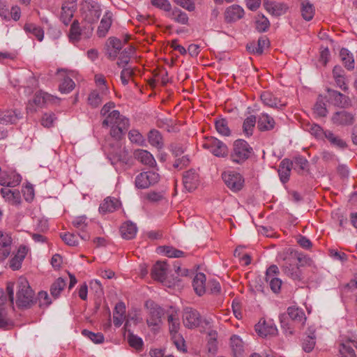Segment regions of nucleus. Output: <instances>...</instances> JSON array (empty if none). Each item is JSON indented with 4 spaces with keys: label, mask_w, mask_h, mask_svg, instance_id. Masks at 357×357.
<instances>
[{
    "label": "nucleus",
    "mask_w": 357,
    "mask_h": 357,
    "mask_svg": "<svg viewBox=\"0 0 357 357\" xmlns=\"http://www.w3.org/2000/svg\"><path fill=\"white\" fill-rule=\"evenodd\" d=\"M81 34L82 30L79 27V22L77 20H75L70 26L69 38L73 43L78 42Z\"/></svg>",
    "instance_id": "44"
},
{
    "label": "nucleus",
    "mask_w": 357,
    "mask_h": 357,
    "mask_svg": "<svg viewBox=\"0 0 357 357\" xmlns=\"http://www.w3.org/2000/svg\"><path fill=\"white\" fill-rule=\"evenodd\" d=\"M266 282L269 283L271 289L274 293H278L280 290L282 285V280L278 278H271L266 279Z\"/></svg>",
    "instance_id": "63"
},
{
    "label": "nucleus",
    "mask_w": 357,
    "mask_h": 357,
    "mask_svg": "<svg viewBox=\"0 0 357 357\" xmlns=\"http://www.w3.org/2000/svg\"><path fill=\"white\" fill-rule=\"evenodd\" d=\"M145 306L147 309V325L150 327L159 326L162 324L164 310L152 301H147Z\"/></svg>",
    "instance_id": "6"
},
{
    "label": "nucleus",
    "mask_w": 357,
    "mask_h": 357,
    "mask_svg": "<svg viewBox=\"0 0 357 357\" xmlns=\"http://www.w3.org/2000/svg\"><path fill=\"white\" fill-rule=\"evenodd\" d=\"M353 347L357 349V338L355 340H348L340 345V357H355V351Z\"/></svg>",
    "instance_id": "21"
},
{
    "label": "nucleus",
    "mask_w": 357,
    "mask_h": 357,
    "mask_svg": "<svg viewBox=\"0 0 357 357\" xmlns=\"http://www.w3.org/2000/svg\"><path fill=\"white\" fill-rule=\"evenodd\" d=\"M148 141L151 146L157 149H162L163 146L162 135L157 130L153 129L149 131L148 134Z\"/></svg>",
    "instance_id": "31"
},
{
    "label": "nucleus",
    "mask_w": 357,
    "mask_h": 357,
    "mask_svg": "<svg viewBox=\"0 0 357 357\" xmlns=\"http://www.w3.org/2000/svg\"><path fill=\"white\" fill-rule=\"evenodd\" d=\"M168 16L178 24H187L188 23L189 18L188 15L178 8L171 10Z\"/></svg>",
    "instance_id": "30"
},
{
    "label": "nucleus",
    "mask_w": 357,
    "mask_h": 357,
    "mask_svg": "<svg viewBox=\"0 0 357 357\" xmlns=\"http://www.w3.org/2000/svg\"><path fill=\"white\" fill-rule=\"evenodd\" d=\"M118 206V202L116 199L107 197L100 205L99 211L102 214L112 213L117 209Z\"/></svg>",
    "instance_id": "32"
},
{
    "label": "nucleus",
    "mask_w": 357,
    "mask_h": 357,
    "mask_svg": "<svg viewBox=\"0 0 357 357\" xmlns=\"http://www.w3.org/2000/svg\"><path fill=\"white\" fill-rule=\"evenodd\" d=\"M102 100V96L96 91H92L88 97L89 104L93 107H98Z\"/></svg>",
    "instance_id": "49"
},
{
    "label": "nucleus",
    "mask_w": 357,
    "mask_h": 357,
    "mask_svg": "<svg viewBox=\"0 0 357 357\" xmlns=\"http://www.w3.org/2000/svg\"><path fill=\"white\" fill-rule=\"evenodd\" d=\"M112 17L113 15L110 11H107L104 14L97 30V35L98 36V37L102 38L106 36L112 26Z\"/></svg>",
    "instance_id": "19"
},
{
    "label": "nucleus",
    "mask_w": 357,
    "mask_h": 357,
    "mask_svg": "<svg viewBox=\"0 0 357 357\" xmlns=\"http://www.w3.org/2000/svg\"><path fill=\"white\" fill-rule=\"evenodd\" d=\"M224 15L227 22H233L243 17L244 10L240 6L234 4L227 8Z\"/></svg>",
    "instance_id": "16"
},
{
    "label": "nucleus",
    "mask_w": 357,
    "mask_h": 357,
    "mask_svg": "<svg viewBox=\"0 0 357 357\" xmlns=\"http://www.w3.org/2000/svg\"><path fill=\"white\" fill-rule=\"evenodd\" d=\"M62 240L70 246H77L78 245V236L72 233H66L61 236Z\"/></svg>",
    "instance_id": "55"
},
{
    "label": "nucleus",
    "mask_w": 357,
    "mask_h": 357,
    "mask_svg": "<svg viewBox=\"0 0 357 357\" xmlns=\"http://www.w3.org/2000/svg\"><path fill=\"white\" fill-rule=\"evenodd\" d=\"M128 138L131 142L138 145H143L145 142L142 135L138 130L134 129L128 132Z\"/></svg>",
    "instance_id": "52"
},
{
    "label": "nucleus",
    "mask_w": 357,
    "mask_h": 357,
    "mask_svg": "<svg viewBox=\"0 0 357 357\" xmlns=\"http://www.w3.org/2000/svg\"><path fill=\"white\" fill-rule=\"evenodd\" d=\"M17 119V114L13 110H7L0 114V122L3 124L14 123Z\"/></svg>",
    "instance_id": "42"
},
{
    "label": "nucleus",
    "mask_w": 357,
    "mask_h": 357,
    "mask_svg": "<svg viewBox=\"0 0 357 357\" xmlns=\"http://www.w3.org/2000/svg\"><path fill=\"white\" fill-rule=\"evenodd\" d=\"M222 176L227 186L232 191L237 192L243 188L244 180L239 173L225 172Z\"/></svg>",
    "instance_id": "9"
},
{
    "label": "nucleus",
    "mask_w": 357,
    "mask_h": 357,
    "mask_svg": "<svg viewBox=\"0 0 357 357\" xmlns=\"http://www.w3.org/2000/svg\"><path fill=\"white\" fill-rule=\"evenodd\" d=\"M331 121L337 126L351 125L354 122V116L345 110H341L333 115Z\"/></svg>",
    "instance_id": "13"
},
{
    "label": "nucleus",
    "mask_w": 357,
    "mask_h": 357,
    "mask_svg": "<svg viewBox=\"0 0 357 357\" xmlns=\"http://www.w3.org/2000/svg\"><path fill=\"white\" fill-rule=\"evenodd\" d=\"M206 276L202 273H198L195 275L193 281L192 286L195 293L198 296H202L206 292Z\"/></svg>",
    "instance_id": "26"
},
{
    "label": "nucleus",
    "mask_w": 357,
    "mask_h": 357,
    "mask_svg": "<svg viewBox=\"0 0 357 357\" xmlns=\"http://www.w3.org/2000/svg\"><path fill=\"white\" fill-rule=\"evenodd\" d=\"M102 126L110 127V135L115 139L119 140L126 134L130 123L126 116L121 115L118 110L113 109L102 121Z\"/></svg>",
    "instance_id": "2"
},
{
    "label": "nucleus",
    "mask_w": 357,
    "mask_h": 357,
    "mask_svg": "<svg viewBox=\"0 0 357 357\" xmlns=\"http://www.w3.org/2000/svg\"><path fill=\"white\" fill-rule=\"evenodd\" d=\"M280 258L283 261L281 265L283 273L294 280H301L302 279V273L298 261L306 260L305 258L292 249L283 251L280 255Z\"/></svg>",
    "instance_id": "1"
},
{
    "label": "nucleus",
    "mask_w": 357,
    "mask_h": 357,
    "mask_svg": "<svg viewBox=\"0 0 357 357\" xmlns=\"http://www.w3.org/2000/svg\"><path fill=\"white\" fill-rule=\"evenodd\" d=\"M75 10L76 4L74 1H65L62 4L60 18L65 25H68L70 23Z\"/></svg>",
    "instance_id": "17"
},
{
    "label": "nucleus",
    "mask_w": 357,
    "mask_h": 357,
    "mask_svg": "<svg viewBox=\"0 0 357 357\" xmlns=\"http://www.w3.org/2000/svg\"><path fill=\"white\" fill-rule=\"evenodd\" d=\"M263 6L270 15L275 17L285 14L288 10L287 5L282 2L266 1L264 0Z\"/></svg>",
    "instance_id": "11"
},
{
    "label": "nucleus",
    "mask_w": 357,
    "mask_h": 357,
    "mask_svg": "<svg viewBox=\"0 0 357 357\" xmlns=\"http://www.w3.org/2000/svg\"><path fill=\"white\" fill-rule=\"evenodd\" d=\"M35 303L34 292L30 287L29 282L24 278L17 281L16 304L21 309L31 307Z\"/></svg>",
    "instance_id": "3"
},
{
    "label": "nucleus",
    "mask_w": 357,
    "mask_h": 357,
    "mask_svg": "<svg viewBox=\"0 0 357 357\" xmlns=\"http://www.w3.org/2000/svg\"><path fill=\"white\" fill-rule=\"evenodd\" d=\"M128 342L129 343V345L137 349V350H141L143 347V341L142 338L139 337L132 334L129 333L128 335Z\"/></svg>",
    "instance_id": "48"
},
{
    "label": "nucleus",
    "mask_w": 357,
    "mask_h": 357,
    "mask_svg": "<svg viewBox=\"0 0 357 357\" xmlns=\"http://www.w3.org/2000/svg\"><path fill=\"white\" fill-rule=\"evenodd\" d=\"M160 180L159 174L153 171L144 172L139 174L136 178L135 184L139 189L148 188L157 183Z\"/></svg>",
    "instance_id": "8"
},
{
    "label": "nucleus",
    "mask_w": 357,
    "mask_h": 357,
    "mask_svg": "<svg viewBox=\"0 0 357 357\" xmlns=\"http://www.w3.org/2000/svg\"><path fill=\"white\" fill-rule=\"evenodd\" d=\"M75 87V82L68 77H64L62 82L59 84V90L62 93H69Z\"/></svg>",
    "instance_id": "51"
},
{
    "label": "nucleus",
    "mask_w": 357,
    "mask_h": 357,
    "mask_svg": "<svg viewBox=\"0 0 357 357\" xmlns=\"http://www.w3.org/2000/svg\"><path fill=\"white\" fill-rule=\"evenodd\" d=\"M287 314L292 321L302 323L306 319L304 312L302 310L296 307H289L287 309Z\"/></svg>",
    "instance_id": "37"
},
{
    "label": "nucleus",
    "mask_w": 357,
    "mask_h": 357,
    "mask_svg": "<svg viewBox=\"0 0 357 357\" xmlns=\"http://www.w3.org/2000/svg\"><path fill=\"white\" fill-rule=\"evenodd\" d=\"M292 167L293 162L290 160L286 158L281 161L278 172L282 183L289 181Z\"/></svg>",
    "instance_id": "20"
},
{
    "label": "nucleus",
    "mask_w": 357,
    "mask_h": 357,
    "mask_svg": "<svg viewBox=\"0 0 357 357\" xmlns=\"http://www.w3.org/2000/svg\"><path fill=\"white\" fill-rule=\"evenodd\" d=\"M327 91L329 101H331L334 105L341 107H347L350 105V100L348 96L330 89H328Z\"/></svg>",
    "instance_id": "14"
},
{
    "label": "nucleus",
    "mask_w": 357,
    "mask_h": 357,
    "mask_svg": "<svg viewBox=\"0 0 357 357\" xmlns=\"http://www.w3.org/2000/svg\"><path fill=\"white\" fill-rule=\"evenodd\" d=\"M325 138L330 142L332 146L339 149H344L347 147V143L338 135H335L330 130H326Z\"/></svg>",
    "instance_id": "33"
},
{
    "label": "nucleus",
    "mask_w": 357,
    "mask_h": 357,
    "mask_svg": "<svg viewBox=\"0 0 357 357\" xmlns=\"http://www.w3.org/2000/svg\"><path fill=\"white\" fill-rule=\"evenodd\" d=\"M49 99V95L43 92H38L33 98V102L38 107H42Z\"/></svg>",
    "instance_id": "64"
},
{
    "label": "nucleus",
    "mask_w": 357,
    "mask_h": 357,
    "mask_svg": "<svg viewBox=\"0 0 357 357\" xmlns=\"http://www.w3.org/2000/svg\"><path fill=\"white\" fill-rule=\"evenodd\" d=\"M215 129L217 132L223 136H229L231 130L229 128L228 123L226 119H221L215 121Z\"/></svg>",
    "instance_id": "45"
},
{
    "label": "nucleus",
    "mask_w": 357,
    "mask_h": 357,
    "mask_svg": "<svg viewBox=\"0 0 357 357\" xmlns=\"http://www.w3.org/2000/svg\"><path fill=\"white\" fill-rule=\"evenodd\" d=\"M134 157L135 159L145 165L153 167L156 164V162L152 154L146 150L137 149L135 151Z\"/></svg>",
    "instance_id": "23"
},
{
    "label": "nucleus",
    "mask_w": 357,
    "mask_h": 357,
    "mask_svg": "<svg viewBox=\"0 0 357 357\" xmlns=\"http://www.w3.org/2000/svg\"><path fill=\"white\" fill-rule=\"evenodd\" d=\"M256 29L260 32H266L270 27V22L268 19L263 14H259L255 20Z\"/></svg>",
    "instance_id": "38"
},
{
    "label": "nucleus",
    "mask_w": 357,
    "mask_h": 357,
    "mask_svg": "<svg viewBox=\"0 0 357 357\" xmlns=\"http://www.w3.org/2000/svg\"><path fill=\"white\" fill-rule=\"evenodd\" d=\"M24 30L27 33H30L35 36L39 41H42L44 37V31L43 29L34 24H26Z\"/></svg>",
    "instance_id": "41"
},
{
    "label": "nucleus",
    "mask_w": 357,
    "mask_h": 357,
    "mask_svg": "<svg viewBox=\"0 0 357 357\" xmlns=\"http://www.w3.org/2000/svg\"><path fill=\"white\" fill-rule=\"evenodd\" d=\"M56 117L53 113H45L41 118V124L45 128H50L53 126V123L55 121Z\"/></svg>",
    "instance_id": "61"
},
{
    "label": "nucleus",
    "mask_w": 357,
    "mask_h": 357,
    "mask_svg": "<svg viewBox=\"0 0 357 357\" xmlns=\"http://www.w3.org/2000/svg\"><path fill=\"white\" fill-rule=\"evenodd\" d=\"M83 20L86 23L84 27L87 29L89 34H91L93 27L92 24L99 19L101 12L98 4H86L82 9Z\"/></svg>",
    "instance_id": "5"
},
{
    "label": "nucleus",
    "mask_w": 357,
    "mask_h": 357,
    "mask_svg": "<svg viewBox=\"0 0 357 357\" xmlns=\"http://www.w3.org/2000/svg\"><path fill=\"white\" fill-rule=\"evenodd\" d=\"M151 4L164 11L170 12L172 10L171 3L168 0H151Z\"/></svg>",
    "instance_id": "56"
},
{
    "label": "nucleus",
    "mask_w": 357,
    "mask_h": 357,
    "mask_svg": "<svg viewBox=\"0 0 357 357\" xmlns=\"http://www.w3.org/2000/svg\"><path fill=\"white\" fill-rule=\"evenodd\" d=\"M256 122L257 118L254 115H250L244 120L243 123V131L245 135L249 137L252 135Z\"/></svg>",
    "instance_id": "39"
},
{
    "label": "nucleus",
    "mask_w": 357,
    "mask_h": 357,
    "mask_svg": "<svg viewBox=\"0 0 357 357\" xmlns=\"http://www.w3.org/2000/svg\"><path fill=\"white\" fill-rule=\"evenodd\" d=\"M168 266L165 261H157L151 269V277L153 280L163 282L167 276Z\"/></svg>",
    "instance_id": "15"
},
{
    "label": "nucleus",
    "mask_w": 357,
    "mask_h": 357,
    "mask_svg": "<svg viewBox=\"0 0 357 357\" xmlns=\"http://www.w3.org/2000/svg\"><path fill=\"white\" fill-rule=\"evenodd\" d=\"M1 194L6 201L12 205H18L21 202V196L18 190L1 188Z\"/></svg>",
    "instance_id": "25"
},
{
    "label": "nucleus",
    "mask_w": 357,
    "mask_h": 357,
    "mask_svg": "<svg viewBox=\"0 0 357 357\" xmlns=\"http://www.w3.org/2000/svg\"><path fill=\"white\" fill-rule=\"evenodd\" d=\"M261 99L266 105L270 107L280 108L286 105L285 102H282L280 99L275 97L273 94L267 91L261 93Z\"/></svg>",
    "instance_id": "24"
},
{
    "label": "nucleus",
    "mask_w": 357,
    "mask_h": 357,
    "mask_svg": "<svg viewBox=\"0 0 357 357\" xmlns=\"http://www.w3.org/2000/svg\"><path fill=\"white\" fill-rule=\"evenodd\" d=\"M257 331H258V333L261 336L266 337L268 335H274L277 333V328L273 326H266L264 325L263 326H260V328H257Z\"/></svg>",
    "instance_id": "58"
},
{
    "label": "nucleus",
    "mask_w": 357,
    "mask_h": 357,
    "mask_svg": "<svg viewBox=\"0 0 357 357\" xmlns=\"http://www.w3.org/2000/svg\"><path fill=\"white\" fill-rule=\"evenodd\" d=\"M66 286V282L61 278H57L50 286L51 296L57 298L60 296L61 292L64 289Z\"/></svg>",
    "instance_id": "34"
},
{
    "label": "nucleus",
    "mask_w": 357,
    "mask_h": 357,
    "mask_svg": "<svg viewBox=\"0 0 357 357\" xmlns=\"http://www.w3.org/2000/svg\"><path fill=\"white\" fill-rule=\"evenodd\" d=\"M162 251L165 255L168 257H182L184 256V252L181 250H177L171 246H165L162 248Z\"/></svg>",
    "instance_id": "54"
},
{
    "label": "nucleus",
    "mask_w": 357,
    "mask_h": 357,
    "mask_svg": "<svg viewBox=\"0 0 357 357\" xmlns=\"http://www.w3.org/2000/svg\"><path fill=\"white\" fill-rule=\"evenodd\" d=\"M137 230L136 225L130 222L123 223L120 227L121 236L128 240L132 239L135 236Z\"/></svg>",
    "instance_id": "27"
},
{
    "label": "nucleus",
    "mask_w": 357,
    "mask_h": 357,
    "mask_svg": "<svg viewBox=\"0 0 357 357\" xmlns=\"http://www.w3.org/2000/svg\"><path fill=\"white\" fill-rule=\"evenodd\" d=\"M38 299L40 307H47L52 303V300L50 299L47 292L45 291H40L38 293Z\"/></svg>",
    "instance_id": "59"
},
{
    "label": "nucleus",
    "mask_w": 357,
    "mask_h": 357,
    "mask_svg": "<svg viewBox=\"0 0 357 357\" xmlns=\"http://www.w3.org/2000/svg\"><path fill=\"white\" fill-rule=\"evenodd\" d=\"M208 337H209V339L208 340V344H207L208 350V352L214 354L216 352L217 349H218L217 341H216L217 333L215 331H212L210 333H208Z\"/></svg>",
    "instance_id": "50"
},
{
    "label": "nucleus",
    "mask_w": 357,
    "mask_h": 357,
    "mask_svg": "<svg viewBox=\"0 0 357 357\" xmlns=\"http://www.w3.org/2000/svg\"><path fill=\"white\" fill-rule=\"evenodd\" d=\"M182 317L184 326L188 328L199 326L202 320L198 311L191 307L183 309Z\"/></svg>",
    "instance_id": "10"
},
{
    "label": "nucleus",
    "mask_w": 357,
    "mask_h": 357,
    "mask_svg": "<svg viewBox=\"0 0 357 357\" xmlns=\"http://www.w3.org/2000/svg\"><path fill=\"white\" fill-rule=\"evenodd\" d=\"M315 336L308 335L303 342V349L305 352H310L315 345Z\"/></svg>",
    "instance_id": "62"
},
{
    "label": "nucleus",
    "mask_w": 357,
    "mask_h": 357,
    "mask_svg": "<svg viewBox=\"0 0 357 357\" xmlns=\"http://www.w3.org/2000/svg\"><path fill=\"white\" fill-rule=\"evenodd\" d=\"M82 334L90 339L95 344H100L104 342V336L101 333H93L86 329L82 331Z\"/></svg>",
    "instance_id": "46"
},
{
    "label": "nucleus",
    "mask_w": 357,
    "mask_h": 357,
    "mask_svg": "<svg viewBox=\"0 0 357 357\" xmlns=\"http://www.w3.org/2000/svg\"><path fill=\"white\" fill-rule=\"evenodd\" d=\"M143 198L149 202H158L164 198L163 194L159 192L151 191L145 193Z\"/></svg>",
    "instance_id": "53"
},
{
    "label": "nucleus",
    "mask_w": 357,
    "mask_h": 357,
    "mask_svg": "<svg viewBox=\"0 0 357 357\" xmlns=\"http://www.w3.org/2000/svg\"><path fill=\"white\" fill-rule=\"evenodd\" d=\"M167 321L169 324V331L171 336L178 335L180 328V321L176 313L168 315Z\"/></svg>",
    "instance_id": "35"
},
{
    "label": "nucleus",
    "mask_w": 357,
    "mask_h": 357,
    "mask_svg": "<svg viewBox=\"0 0 357 357\" xmlns=\"http://www.w3.org/2000/svg\"><path fill=\"white\" fill-rule=\"evenodd\" d=\"M230 344L235 357L241 356L244 351V343L237 335H232L230 338Z\"/></svg>",
    "instance_id": "29"
},
{
    "label": "nucleus",
    "mask_w": 357,
    "mask_h": 357,
    "mask_svg": "<svg viewBox=\"0 0 357 357\" xmlns=\"http://www.w3.org/2000/svg\"><path fill=\"white\" fill-rule=\"evenodd\" d=\"M295 167L294 169L298 171V173L307 170L308 168V161L303 157L299 156L295 158L294 160Z\"/></svg>",
    "instance_id": "57"
},
{
    "label": "nucleus",
    "mask_w": 357,
    "mask_h": 357,
    "mask_svg": "<svg viewBox=\"0 0 357 357\" xmlns=\"http://www.w3.org/2000/svg\"><path fill=\"white\" fill-rule=\"evenodd\" d=\"M301 14L303 17L307 21H310L313 18L314 15V6L307 0H303L301 2Z\"/></svg>",
    "instance_id": "36"
},
{
    "label": "nucleus",
    "mask_w": 357,
    "mask_h": 357,
    "mask_svg": "<svg viewBox=\"0 0 357 357\" xmlns=\"http://www.w3.org/2000/svg\"><path fill=\"white\" fill-rule=\"evenodd\" d=\"M314 112L320 117H325L327 115L328 111L326 103L320 98H318L314 106Z\"/></svg>",
    "instance_id": "47"
},
{
    "label": "nucleus",
    "mask_w": 357,
    "mask_h": 357,
    "mask_svg": "<svg viewBox=\"0 0 357 357\" xmlns=\"http://www.w3.org/2000/svg\"><path fill=\"white\" fill-rule=\"evenodd\" d=\"M203 147L208 149L216 157L224 158L228 155L227 145L214 137H206Z\"/></svg>",
    "instance_id": "7"
},
{
    "label": "nucleus",
    "mask_w": 357,
    "mask_h": 357,
    "mask_svg": "<svg viewBox=\"0 0 357 357\" xmlns=\"http://www.w3.org/2000/svg\"><path fill=\"white\" fill-rule=\"evenodd\" d=\"M340 56L345 66L348 70H352L354 68V59L351 54L348 50L342 48L340 50Z\"/></svg>",
    "instance_id": "40"
},
{
    "label": "nucleus",
    "mask_w": 357,
    "mask_h": 357,
    "mask_svg": "<svg viewBox=\"0 0 357 357\" xmlns=\"http://www.w3.org/2000/svg\"><path fill=\"white\" fill-rule=\"evenodd\" d=\"M310 132L318 139L325 137L326 130L324 131L321 126L317 124H312L309 128Z\"/></svg>",
    "instance_id": "60"
},
{
    "label": "nucleus",
    "mask_w": 357,
    "mask_h": 357,
    "mask_svg": "<svg viewBox=\"0 0 357 357\" xmlns=\"http://www.w3.org/2000/svg\"><path fill=\"white\" fill-rule=\"evenodd\" d=\"M135 52V49L132 47H130L128 49L124 50L120 54V56L119 58V61L117 62V65L120 68H124L126 67L129 61L130 55L133 54Z\"/></svg>",
    "instance_id": "43"
},
{
    "label": "nucleus",
    "mask_w": 357,
    "mask_h": 357,
    "mask_svg": "<svg viewBox=\"0 0 357 357\" xmlns=\"http://www.w3.org/2000/svg\"><path fill=\"white\" fill-rule=\"evenodd\" d=\"M275 122L273 117L268 114H261L257 120V127L261 131H268L273 130L275 127Z\"/></svg>",
    "instance_id": "22"
},
{
    "label": "nucleus",
    "mask_w": 357,
    "mask_h": 357,
    "mask_svg": "<svg viewBox=\"0 0 357 357\" xmlns=\"http://www.w3.org/2000/svg\"><path fill=\"white\" fill-rule=\"evenodd\" d=\"M183 183L189 192L195 190L199 185V175L195 169H190L183 174Z\"/></svg>",
    "instance_id": "12"
},
{
    "label": "nucleus",
    "mask_w": 357,
    "mask_h": 357,
    "mask_svg": "<svg viewBox=\"0 0 357 357\" xmlns=\"http://www.w3.org/2000/svg\"><path fill=\"white\" fill-rule=\"evenodd\" d=\"M14 324L11 319L8 318L7 312L4 307L3 299L0 302V328L9 330L13 328Z\"/></svg>",
    "instance_id": "28"
},
{
    "label": "nucleus",
    "mask_w": 357,
    "mask_h": 357,
    "mask_svg": "<svg viewBox=\"0 0 357 357\" xmlns=\"http://www.w3.org/2000/svg\"><path fill=\"white\" fill-rule=\"evenodd\" d=\"M12 242L10 236L0 231V261H3L10 252V245Z\"/></svg>",
    "instance_id": "18"
},
{
    "label": "nucleus",
    "mask_w": 357,
    "mask_h": 357,
    "mask_svg": "<svg viewBox=\"0 0 357 357\" xmlns=\"http://www.w3.org/2000/svg\"><path fill=\"white\" fill-rule=\"evenodd\" d=\"M252 150L247 142L243 139H237L233 144L230 154L231 160L234 162L241 164L250 157Z\"/></svg>",
    "instance_id": "4"
}]
</instances>
